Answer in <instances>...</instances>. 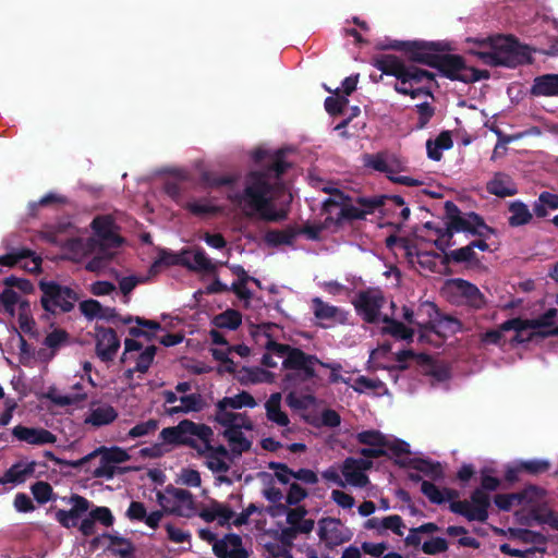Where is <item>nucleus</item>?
I'll use <instances>...</instances> for the list:
<instances>
[{
    "instance_id": "obj_53",
    "label": "nucleus",
    "mask_w": 558,
    "mask_h": 558,
    "mask_svg": "<svg viewBox=\"0 0 558 558\" xmlns=\"http://www.w3.org/2000/svg\"><path fill=\"white\" fill-rule=\"evenodd\" d=\"M385 450L388 451L389 459H391L392 457L395 458L393 462L397 459H403L402 456H409L411 453L410 445L407 441L398 438H396L392 441L387 439Z\"/></svg>"
},
{
    "instance_id": "obj_28",
    "label": "nucleus",
    "mask_w": 558,
    "mask_h": 558,
    "mask_svg": "<svg viewBox=\"0 0 558 558\" xmlns=\"http://www.w3.org/2000/svg\"><path fill=\"white\" fill-rule=\"evenodd\" d=\"M487 192L498 197L513 196L518 189L512 179L502 172H497L486 185Z\"/></svg>"
},
{
    "instance_id": "obj_3",
    "label": "nucleus",
    "mask_w": 558,
    "mask_h": 558,
    "mask_svg": "<svg viewBox=\"0 0 558 558\" xmlns=\"http://www.w3.org/2000/svg\"><path fill=\"white\" fill-rule=\"evenodd\" d=\"M378 50H395L413 63L433 66L438 52H448L452 48L447 41H427V40H396L385 39L376 44Z\"/></svg>"
},
{
    "instance_id": "obj_33",
    "label": "nucleus",
    "mask_w": 558,
    "mask_h": 558,
    "mask_svg": "<svg viewBox=\"0 0 558 558\" xmlns=\"http://www.w3.org/2000/svg\"><path fill=\"white\" fill-rule=\"evenodd\" d=\"M339 522V520L332 518H323L318 522V536L320 541L325 542L326 545L330 548L342 542V539L338 536V529L336 526Z\"/></svg>"
},
{
    "instance_id": "obj_55",
    "label": "nucleus",
    "mask_w": 558,
    "mask_h": 558,
    "mask_svg": "<svg viewBox=\"0 0 558 558\" xmlns=\"http://www.w3.org/2000/svg\"><path fill=\"white\" fill-rule=\"evenodd\" d=\"M229 409L230 408L227 404H223L222 400H219L216 404L215 421L226 427V429L230 428L232 422L236 418L235 412H231Z\"/></svg>"
},
{
    "instance_id": "obj_50",
    "label": "nucleus",
    "mask_w": 558,
    "mask_h": 558,
    "mask_svg": "<svg viewBox=\"0 0 558 558\" xmlns=\"http://www.w3.org/2000/svg\"><path fill=\"white\" fill-rule=\"evenodd\" d=\"M106 250L107 248H99V252L90 260L87 262V264L85 265V269L87 271L99 272L109 265V263L113 258V254L108 253Z\"/></svg>"
},
{
    "instance_id": "obj_47",
    "label": "nucleus",
    "mask_w": 558,
    "mask_h": 558,
    "mask_svg": "<svg viewBox=\"0 0 558 558\" xmlns=\"http://www.w3.org/2000/svg\"><path fill=\"white\" fill-rule=\"evenodd\" d=\"M356 440L359 444L371 447H385L387 445V437L376 429L357 433Z\"/></svg>"
},
{
    "instance_id": "obj_37",
    "label": "nucleus",
    "mask_w": 558,
    "mask_h": 558,
    "mask_svg": "<svg viewBox=\"0 0 558 558\" xmlns=\"http://www.w3.org/2000/svg\"><path fill=\"white\" fill-rule=\"evenodd\" d=\"M183 208L196 217L217 216L222 213L221 206L214 205L206 198L197 202H187Z\"/></svg>"
},
{
    "instance_id": "obj_52",
    "label": "nucleus",
    "mask_w": 558,
    "mask_h": 558,
    "mask_svg": "<svg viewBox=\"0 0 558 558\" xmlns=\"http://www.w3.org/2000/svg\"><path fill=\"white\" fill-rule=\"evenodd\" d=\"M156 353H157L156 345L146 347L144 349V351L142 353H140V355L136 359L135 369H137V372L142 373V374L147 373L155 360Z\"/></svg>"
},
{
    "instance_id": "obj_62",
    "label": "nucleus",
    "mask_w": 558,
    "mask_h": 558,
    "mask_svg": "<svg viewBox=\"0 0 558 558\" xmlns=\"http://www.w3.org/2000/svg\"><path fill=\"white\" fill-rule=\"evenodd\" d=\"M439 310L433 302H422L416 312L415 315L420 320H427L430 319V322L437 320L439 317Z\"/></svg>"
},
{
    "instance_id": "obj_63",
    "label": "nucleus",
    "mask_w": 558,
    "mask_h": 558,
    "mask_svg": "<svg viewBox=\"0 0 558 558\" xmlns=\"http://www.w3.org/2000/svg\"><path fill=\"white\" fill-rule=\"evenodd\" d=\"M0 303L3 311L13 316L15 314V305L19 303V294L12 289H4L0 293Z\"/></svg>"
},
{
    "instance_id": "obj_14",
    "label": "nucleus",
    "mask_w": 558,
    "mask_h": 558,
    "mask_svg": "<svg viewBox=\"0 0 558 558\" xmlns=\"http://www.w3.org/2000/svg\"><path fill=\"white\" fill-rule=\"evenodd\" d=\"M352 304L363 320L374 324L379 317L380 308L384 305V298L380 292L371 290L360 291L352 301Z\"/></svg>"
},
{
    "instance_id": "obj_5",
    "label": "nucleus",
    "mask_w": 558,
    "mask_h": 558,
    "mask_svg": "<svg viewBox=\"0 0 558 558\" xmlns=\"http://www.w3.org/2000/svg\"><path fill=\"white\" fill-rule=\"evenodd\" d=\"M38 287L41 291V307L52 315L71 312L78 300L73 289L53 280H40Z\"/></svg>"
},
{
    "instance_id": "obj_20",
    "label": "nucleus",
    "mask_w": 558,
    "mask_h": 558,
    "mask_svg": "<svg viewBox=\"0 0 558 558\" xmlns=\"http://www.w3.org/2000/svg\"><path fill=\"white\" fill-rule=\"evenodd\" d=\"M69 502L72 504L70 510L59 509L56 512V520L65 529L75 527L78 519L89 510L90 502L83 496L73 494Z\"/></svg>"
},
{
    "instance_id": "obj_39",
    "label": "nucleus",
    "mask_w": 558,
    "mask_h": 558,
    "mask_svg": "<svg viewBox=\"0 0 558 558\" xmlns=\"http://www.w3.org/2000/svg\"><path fill=\"white\" fill-rule=\"evenodd\" d=\"M518 495H520V504L521 505H530L531 509L538 506H546L545 504L541 505V502L544 500L546 490L539 486L536 485H527L522 490L518 492Z\"/></svg>"
},
{
    "instance_id": "obj_1",
    "label": "nucleus",
    "mask_w": 558,
    "mask_h": 558,
    "mask_svg": "<svg viewBox=\"0 0 558 558\" xmlns=\"http://www.w3.org/2000/svg\"><path fill=\"white\" fill-rule=\"evenodd\" d=\"M464 232L480 238L495 234V229L487 226L482 216L474 211L462 214L460 208L451 201L445 203V227L436 229L438 239L435 246L445 252L451 245L454 233Z\"/></svg>"
},
{
    "instance_id": "obj_19",
    "label": "nucleus",
    "mask_w": 558,
    "mask_h": 558,
    "mask_svg": "<svg viewBox=\"0 0 558 558\" xmlns=\"http://www.w3.org/2000/svg\"><path fill=\"white\" fill-rule=\"evenodd\" d=\"M395 464L402 469H412L432 481H440L445 477V471L440 462L424 458L397 459Z\"/></svg>"
},
{
    "instance_id": "obj_51",
    "label": "nucleus",
    "mask_w": 558,
    "mask_h": 558,
    "mask_svg": "<svg viewBox=\"0 0 558 558\" xmlns=\"http://www.w3.org/2000/svg\"><path fill=\"white\" fill-rule=\"evenodd\" d=\"M424 81L435 82V74L424 69H420L415 65H408L407 75H405V84L414 83L418 84Z\"/></svg>"
},
{
    "instance_id": "obj_6",
    "label": "nucleus",
    "mask_w": 558,
    "mask_h": 558,
    "mask_svg": "<svg viewBox=\"0 0 558 558\" xmlns=\"http://www.w3.org/2000/svg\"><path fill=\"white\" fill-rule=\"evenodd\" d=\"M325 193L333 197H328L323 202L322 211L328 214L325 218L326 226L340 227L343 221L364 220V211L354 205L342 204L343 199H349L339 189L324 186Z\"/></svg>"
},
{
    "instance_id": "obj_9",
    "label": "nucleus",
    "mask_w": 558,
    "mask_h": 558,
    "mask_svg": "<svg viewBox=\"0 0 558 558\" xmlns=\"http://www.w3.org/2000/svg\"><path fill=\"white\" fill-rule=\"evenodd\" d=\"M199 537L213 545V553L217 558H248L247 550L243 547L242 537L235 533H228L222 538L208 529L198 532Z\"/></svg>"
},
{
    "instance_id": "obj_4",
    "label": "nucleus",
    "mask_w": 558,
    "mask_h": 558,
    "mask_svg": "<svg viewBox=\"0 0 558 558\" xmlns=\"http://www.w3.org/2000/svg\"><path fill=\"white\" fill-rule=\"evenodd\" d=\"M476 54L484 64L490 66L514 69L531 62L527 47L521 46L513 37L505 38L504 43L495 46L492 51L477 52Z\"/></svg>"
},
{
    "instance_id": "obj_13",
    "label": "nucleus",
    "mask_w": 558,
    "mask_h": 558,
    "mask_svg": "<svg viewBox=\"0 0 558 558\" xmlns=\"http://www.w3.org/2000/svg\"><path fill=\"white\" fill-rule=\"evenodd\" d=\"M432 68L436 69L444 77L459 82H463L469 70L462 56L447 52H438Z\"/></svg>"
},
{
    "instance_id": "obj_38",
    "label": "nucleus",
    "mask_w": 558,
    "mask_h": 558,
    "mask_svg": "<svg viewBox=\"0 0 558 558\" xmlns=\"http://www.w3.org/2000/svg\"><path fill=\"white\" fill-rule=\"evenodd\" d=\"M182 265L193 271L215 272L216 265L207 256L203 248H196L193 253V262L183 260Z\"/></svg>"
},
{
    "instance_id": "obj_10",
    "label": "nucleus",
    "mask_w": 558,
    "mask_h": 558,
    "mask_svg": "<svg viewBox=\"0 0 558 558\" xmlns=\"http://www.w3.org/2000/svg\"><path fill=\"white\" fill-rule=\"evenodd\" d=\"M160 507L171 514L191 517L194 512V499L190 490L168 485L165 492L157 493Z\"/></svg>"
},
{
    "instance_id": "obj_16",
    "label": "nucleus",
    "mask_w": 558,
    "mask_h": 558,
    "mask_svg": "<svg viewBox=\"0 0 558 558\" xmlns=\"http://www.w3.org/2000/svg\"><path fill=\"white\" fill-rule=\"evenodd\" d=\"M195 422L184 418L175 426L165 427L159 434V438L163 444L171 446H185L194 450H198V441L185 438L186 434L196 433Z\"/></svg>"
},
{
    "instance_id": "obj_43",
    "label": "nucleus",
    "mask_w": 558,
    "mask_h": 558,
    "mask_svg": "<svg viewBox=\"0 0 558 558\" xmlns=\"http://www.w3.org/2000/svg\"><path fill=\"white\" fill-rule=\"evenodd\" d=\"M342 474L348 483L356 487H365L369 482L368 476L360 469H356L355 464H351L348 468V458L343 462Z\"/></svg>"
},
{
    "instance_id": "obj_56",
    "label": "nucleus",
    "mask_w": 558,
    "mask_h": 558,
    "mask_svg": "<svg viewBox=\"0 0 558 558\" xmlns=\"http://www.w3.org/2000/svg\"><path fill=\"white\" fill-rule=\"evenodd\" d=\"M308 496L306 488L302 487L298 482L289 483V489L286 495V502L289 506H296Z\"/></svg>"
},
{
    "instance_id": "obj_8",
    "label": "nucleus",
    "mask_w": 558,
    "mask_h": 558,
    "mask_svg": "<svg viewBox=\"0 0 558 558\" xmlns=\"http://www.w3.org/2000/svg\"><path fill=\"white\" fill-rule=\"evenodd\" d=\"M281 356L284 357L281 367L296 371L303 381H308L316 376L315 365L320 363L316 355L307 354L299 348L281 343Z\"/></svg>"
},
{
    "instance_id": "obj_45",
    "label": "nucleus",
    "mask_w": 558,
    "mask_h": 558,
    "mask_svg": "<svg viewBox=\"0 0 558 558\" xmlns=\"http://www.w3.org/2000/svg\"><path fill=\"white\" fill-rule=\"evenodd\" d=\"M215 325L219 328L235 330L242 324V315L235 310H227L215 317Z\"/></svg>"
},
{
    "instance_id": "obj_64",
    "label": "nucleus",
    "mask_w": 558,
    "mask_h": 558,
    "mask_svg": "<svg viewBox=\"0 0 558 558\" xmlns=\"http://www.w3.org/2000/svg\"><path fill=\"white\" fill-rule=\"evenodd\" d=\"M416 111L418 114L416 129L423 130L434 117L435 108L429 102H422L416 105Z\"/></svg>"
},
{
    "instance_id": "obj_34",
    "label": "nucleus",
    "mask_w": 558,
    "mask_h": 558,
    "mask_svg": "<svg viewBox=\"0 0 558 558\" xmlns=\"http://www.w3.org/2000/svg\"><path fill=\"white\" fill-rule=\"evenodd\" d=\"M508 209L511 214V216L508 218V223L510 227L515 228L527 225L533 218V215L530 211L527 205L521 201L511 202Z\"/></svg>"
},
{
    "instance_id": "obj_30",
    "label": "nucleus",
    "mask_w": 558,
    "mask_h": 558,
    "mask_svg": "<svg viewBox=\"0 0 558 558\" xmlns=\"http://www.w3.org/2000/svg\"><path fill=\"white\" fill-rule=\"evenodd\" d=\"M453 146L451 133L442 131L435 140L426 142V150L429 159L439 161L442 158V150L450 149Z\"/></svg>"
},
{
    "instance_id": "obj_7",
    "label": "nucleus",
    "mask_w": 558,
    "mask_h": 558,
    "mask_svg": "<svg viewBox=\"0 0 558 558\" xmlns=\"http://www.w3.org/2000/svg\"><path fill=\"white\" fill-rule=\"evenodd\" d=\"M281 514H286L288 527H281V557H288L286 546H291L299 533L308 534L313 531L315 522L313 519H305L307 509L296 505L295 508H288L281 504Z\"/></svg>"
},
{
    "instance_id": "obj_49",
    "label": "nucleus",
    "mask_w": 558,
    "mask_h": 558,
    "mask_svg": "<svg viewBox=\"0 0 558 558\" xmlns=\"http://www.w3.org/2000/svg\"><path fill=\"white\" fill-rule=\"evenodd\" d=\"M299 149L294 145H281V175L293 168L300 159Z\"/></svg>"
},
{
    "instance_id": "obj_46",
    "label": "nucleus",
    "mask_w": 558,
    "mask_h": 558,
    "mask_svg": "<svg viewBox=\"0 0 558 558\" xmlns=\"http://www.w3.org/2000/svg\"><path fill=\"white\" fill-rule=\"evenodd\" d=\"M31 493L34 499L40 505L56 499L52 486L45 481H38L34 483L31 486Z\"/></svg>"
},
{
    "instance_id": "obj_42",
    "label": "nucleus",
    "mask_w": 558,
    "mask_h": 558,
    "mask_svg": "<svg viewBox=\"0 0 558 558\" xmlns=\"http://www.w3.org/2000/svg\"><path fill=\"white\" fill-rule=\"evenodd\" d=\"M312 310L314 316L319 320L336 319L337 315L340 313V310L337 306L324 302L318 296L312 299Z\"/></svg>"
},
{
    "instance_id": "obj_59",
    "label": "nucleus",
    "mask_w": 558,
    "mask_h": 558,
    "mask_svg": "<svg viewBox=\"0 0 558 558\" xmlns=\"http://www.w3.org/2000/svg\"><path fill=\"white\" fill-rule=\"evenodd\" d=\"M421 492L432 504L441 505L445 502L442 492L429 481H422Z\"/></svg>"
},
{
    "instance_id": "obj_24",
    "label": "nucleus",
    "mask_w": 558,
    "mask_h": 558,
    "mask_svg": "<svg viewBox=\"0 0 558 558\" xmlns=\"http://www.w3.org/2000/svg\"><path fill=\"white\" fill-rule=\"evenodd\" d=\"M421 328L428 329L429 331L440 336L447 337V335H454L462 329V324L456 317L449 315L439 314V317L435 322L430 319L423 320L420 323Z\"/></svg>"
},
{
    "instance_id": "obj_17",
    "label": "nucleus",
    "mask_w": 558,
    "mask_h": 558,
    "mask_svg": "<svg viewBox=\"0 0 558 558\" xmlns=\"http://www.w3.org/2000/svg\"><path fill=\"white\" fill-rule=\"evenodd\" d=\"M96 354L102 362H111L120 349V339L112 328L95 327Z\"/></svg>"
},
{
    "instance_id": "obj_31",
    "label": "nucleus",
    "mask_w": 558,
    "mask_h": 558,
    "mask_svg": "<svg viewBox=\"0 0 558 558\" xmlns=\"http://www.w3.org/2000/svg\"><path fill=\"white\" fill-rule=\"evenodd\" d=\"M290 477H293L295 481H300L306 485H315L318 483V476L313 470L299 469L298 471H294L287 464L281 463V485H288L290 483Z\"/></svg>"
},
{
    "instance_id": "obj_12",
    "label": "nucleus",
    "mask_w": 558,
    "mask_h": 558,
    "mask_svg": "<svg viewBox=\"0 0 558 558\" xmlns=\"http://www.w3.org/2000/svg\"><path fill=\"white\" fill-rule=\"evenodd\" d=\"M270 469L274 470V475L262 472L259 473L260 480L264 484L269 485L263 489V495L266 499H268L272 505L268 507L257 506L256 504H250L246 509H244L248 515L251 517L253 513L266 512L271 517H276L279 513V488L272 486L274 477L279 480V462H270Z\"/></svg>"
},
{
    "instance_id": "obj_18",
    "label": "nucleus",
    "mask_w": 558,
    "mask_h": 558,
    "mask_svg": "<svg viewBox=\"0 0 558 558\" xmlns=\"http://www.w3.org/2000/svg\"><path fill=\"white\" fill-rule=\"evenodd\" d=\"M551 468L550 461L546 459L521 460L513 465H508L505 471V481L513 484L521 481L520 475L526 473L531 476H538L548 472Z\"/></svg>"
},
{
    "instance_id": "obj_29",
    "label": "nucleus",
    "mask_w": 558,
    "mask_h": 558,
    "mask_svg": "<svg viewBox=\"0 0 558 558\" xmlns=\"http://www.w3.org/2000/svg\"><path fill=\"white\" fill-rule=\"evenodd\" d=\"M98 453H100L105 458L107 463L109 462L112 464L123 463L130 459L129 453L120 447H112L109 449L100 448V449H97V450L93 451L92 453L83 457L77 462L73 463V465L81 466L84 463H86L87 461H89L90 459L95 458Z\"/></svg>"
},
{
    "instance_id": "obj_27",
    "label": "nucleus",
    "mask_w": 558,
    "mask_h": 558,
    "mask_svg": "<svg viewBox=\"0 0 558 558\" xmlns=\"http://www.w3.org/2000/svg\"><path fill=\"white\" fill-rule=\"evenodd\" d=\"M531 95L535 97H558V74L536 76L531 86Z\"/></svg>"
},
{
    "instance_id": "obj_26",
    "label": "nucleus",
    "mask_w": 558,
    "mask_h": 558,
    "mask_svg": "<svg viewBox=\"0 0 558 558\" xmlns=\"http://www.w3.org/2000/svg\"><path fill=\"white\" fill-rule=\"evenodd\" d=\"M102 538H107L109 544L107 546V550L119 558H135L136 548L131 539L120 536L113 535L110 533H102Z\"/></svg>"
},
{
    "instance_id": "obj_2",
    "label": "nucleus",
    "mask_w": 558,
    "mask_h": 558,
    "mask_svg": "<svg viewBox=\"0 0 558 558\" xmlns=\"http://www.w3.org/2000/svg\"><path fill=\"white\" fill-rule=\"evenodd\" d=\"M247 181L243 194L229 195V199L239 205L245 202L250 208L248 216L257 215L265 220L278 221L279 211L272 210L268 198L270 192L268 174L262 171H253L248 174Z\"/></svg>"
},
{
    "instance_id": "obj_11",
    "label": "nucleus",
    "mask_w": 558,
    "mask_h": 558,
    "mask_svg": "<svg viewBox=\"0 0 558 558\" xmlns=\"http://www.w3.org/2000/svg\"><path fill=\"white\" fill-rule=\"evenodd\" d=\"M471 502L468 500H458L450 504V511L466 518L469 521L486 522L488 519V508L490 498L487 493L481 488H475L471 493Z\"/></svg>"
},
{
    "instance_id": "obj_48",
    "label": "nucleus",
    "mask_w": 558,
    "mask_h": 558,
    "mask_svg": "<svg viewBox=\"0 0 558 558\" xmlns=\"http://www.w3.org/2000/svg\"><path fill=\"white\" fill-rule=\"evenodd\" d=\"M221 400L230 409L254 408L257 404L254 397L244 390L233 397H225Z\"/></svg>"
},
{
    "instance_id": "obj_15",
    "label": "nucleus",
    "mask_w": 558,
    "mask_h": 558,
    "mask_svg": "<svg viewBox=\"0 0 558 558\" xmlns=\"http://www.w3.org/2000/svg\"><path fill=\"white\" fill-rule=\"evenodd\" d=\"M90 227L101 250L121 246L123 239L116 233V223L111 216L102 215L93 219Z\"/></svg>"
},
{
    "instance_id": "obj_58",
    "label": "nucleus",
    "mask_w": 558,
    "mask_h": 558,
    "mask_svg": "<svg viewBox=\"0 0 558 558\" xmlns=\"http://www.w3.org/2000/svg\"><path fill=\"white\" fill-rule=\"evenodd\" d=\"M68 340L69 333L64 329L58 328L46 336L44 344L51 350H57L65 344Z\"/></svg>"
},
{
    "instance_id": "obj_23",
    "label": "nucleus",
    "mask_w": 558,
    "mask_h": 558,
    "mask_svg": "<svg viewBox=\"0 0 558 558\" xmlns=\"http://www.w3.org/2000/svg\"><path fill=\"white\" fill-rule=\"evenodd\" d=\"M515 515L522 525H531L532 521H536L539 524H548L551 529L558 531V512L548 509L547 506L534 507L526 515L520 512H517Z\"/></svg>"
},
{
    "instance_id": "obj_61",
    "label": "nucleus",
    "mask_w": 558,
    "mask_h": 558,
    "mask_svg": "<svg viewBox=\"0 0 558 558\" xmlns=\"http://www.w3.org/2000/svg\"><path fill=\"white\" fill-rule=\"evenodd\" d=\"M184 413L199 412L204 408V400L199 393H191L180 397Z\"/></svg>"
},
{
    "instance_id": "obj_32",
    "label": "nucleus",
    "mask_w": 558,
    "mask_h": 558,
    "mask_svg": "<svg viewBox=\"0 0 558 558\" xmlns=\"http://www.w3.org/2000/svg\"><path fill=\"white\" fill-rule=\"evenodd\" d=\"M118 417V412L112 405H101L90 410L89 415L85 418L86 424L100 427L112 423Z\"/></svg>"
},
{
    "instance_id": "obj_41",
    "label": "nucleus",
    "mask_w": 558,
    "mask_h": 558,
    "mask_svg": "<svg viewBox=\"0 0 558 558\" xmlns=\"http://www.w3.org/2000/svg\"><path fill=\"white\" fill-rule=\"evenodd\" d=\"M225 438L229 441L233 453L242 454L251 449V441L244 436L242 430L225 429Z\"/></svg>"
},
{
    "instance_id": "obj_35",
    "label": "nucleus",
    "mask_w": 558,
    "mask_h": 558,
    "mask_svg": "<svg viewBox=\"0 0 558 558\" xmlns=\"http://www.w3.org/2000/svg\"><path fill=\"white\" fill-rule=\"evenodd\" d=\"M383 322L387 324L383 327V333L390 335L395 339L412 341L414 336L412 328L407 327L403 323L387 315L383 317Z\"/></svg>"
},
{
    "instance_id": "obj_60",
    "label": "nucleus",
    "mask_w": 558,
    "mask_h": 558,
    "mask_svg": "<svg viewBox=\"0 0 558 558\" xmlns=\"http://www.w3.org/2000/svg\"><path fill=\"white\" fill-rule=\"evenodd\" d=\"M494 502L497 508L501 511H510L511 508L515 506H520V495L518 493L511 494H497L494 497Z\"/></svg>"
},
{
    "instance_id": "obj_21",
    "label": "nucleus",
    "mask_w": 558,
    "mask_h": 558,
    "mask_svg": "<svg viewBox=\"0 0 558 558\" xmlns=\"http://www.w3.org/2000/svg\"><path fill=\"white\" fill-rule=\"evenodd\" d=\"M12 435L21 441L36 446L54 444L57 441V436L54 434L41 427L16 425L12 429Z\"/></svg>"
},
{
    "instance_id": "obj_54",
    "label": "nucleus",
    "mask_w": 558,
    "mask_h": 558,
    "mask_svg": "<svg viewBox=\"0 0 558 558\" xmlns=\"http://www.w3.org/2000/svg\"><path fill=\"white\" fill-rule=\"evenodd\" d=\"M26 481V476L23 472V462L19 461L12 464L0 478L1 484H22Z\"/></svg>"
},
{
    "instance_id": "obj_40",
    "label": "nucleus",
    "mask_w": 558,
    "mask_h": 558,
    "mask_svg": "<svg viewBox=\"0 0 558 558\" xmlns=\"http://www.w3.org/2000/svg\"><path fill=\"white\" fill-rule=\"evenodd\" d=\"M235 175H220L213 171H203L201 173V184L205 189H217L225 185H232L236 182Z\"/></svg>"
},
{
    "instance_id": "obj_22",
    "label": "nucleus",
    "mask_w": 558,
    "mask_h": 558,
    "mask_svg": "<svg viewBox=\"0 0 558 558\" xmlns=\"http://www.w3.org/2000/svg\"><path fill=\"white\" fill-rule=\"evenodd\" d=\"M373 65L383 74L396 77L405 84L408 65L395 54H383L373 59Z\"/></svg>"
},
{
    "instance_id": "obj_36",
    "label": "nucleus",
    "mask_w": 558,
    "mask_h": 558,
    "mask_svg": "<svg viewBox=\"0 0 558 558\" xmlns=\"http://www.w3.org/2000/svg\"><path fill=\"white\" fill-rule=\"evenodd\" d=\"M444 257L441 260V264L448 265L450 263L461 264V263H478L477 254L475 251H473L470 245H465L463 247L450 251V252H442Z\"/></svg>"
},
{
    "instance_id": "obj_44",
    "label": "nucleus",
    "mask_w": 558,
    "mask_h": 558,
    "mask_svg": "<svg viewBox=\"0 0 558 558\" xmlns=\"http://www.w3.org/2000/svg\"><path fill=\"white\" fill-rule=\"evenodd\" d=\"M355 203L361 206L362 211H364V217L367 215L374 214L377 209H383L387 204L386 195H377L373 197L359 196L355 199Z\"/></svg>"
},
{
    "instance_id": "obj_57",
    "label": "nucleus",
    "mask_w": 558,
    "mask_h": 558,
    "mask_svg": "<svg viewBox=\"0 0 558 558\" xmlns=\"http://www.w3.org/2000/svg\"><path fill=\"white\" fill-rule=\"evenodd\" d=\"M157 428H158V421L154 420V418H149L146 422H141V423L136 424L135 426H133L129 430L128 436L131 439H135L138 437L149 435V434L154 433Z\"/></svg>"
},
{
    "instance_id": "obj_25",
    "label": "nucleus",
    "mask_w": 558,
    "mask_h": 558,
    "mask_svg": "<svg viewBox=\"0 0 558 558\" xmlns=\"http://www.w3.org/2000/svg\"><path fill=\"white\" fill-rule=\"evenodd\" d=\"M452 284L457 293L464 299L469 306L475 310L485 306V296L475 284L461 278L453 279Z\"/></svg>"
}]
</instances>
